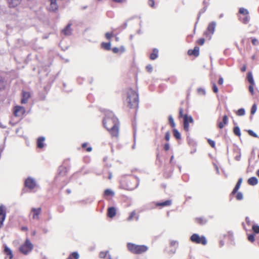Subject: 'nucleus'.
Returning a JSON list of instances; mask_svg holds the SVG:
<instances>
[{
  "label": "nucleus",
  "mask_w": 259,
  "mask_h": 259,
  "mask_svg": "<svg viewBox=\"0 0 259 259\" xmlns=\"http://www.w3.org/2000/svg\"><path fill=\"white\" fill-rule=\"evenodd\" d=\"M168 121H169V123L170 126H171V127H172V128L175 127V123L174 120L172 116L169 115L168 116Z\"/></svg>",
  "instance_id": "obj_35"
},
{
  "label": "nucleus",
  "mask_w": 259,
  "mask_h": 259,
  "mask_svg": "<svg viewBox=\"0 0 259 259\" xmlns=\"http://www.w3.org/2000/svg\"><path fill=\"white\" fill-rule=\"evenodd\" d=\"M146 69L148 71V72H151L152 71V67L151 66V65H149L148 66H146Z\"/></svg>",
  "instance_id": "obj_56"
},
{
  "label": "nucleus",
  "mask_w": 259,
  "mask_h": 259,
  "mask_svg": "<svg viewBox=\"0 0 259 259\" xmlns=\"http://www.w3.org/2000/svg\"><path fill=\"white\" fill-rule=\"evenodd\" d=\"M164 149L165 151H168L169 149V145L168 143H166L164 145Z\"/></svg>",
  "instance_id": "obj_57"
},
{
  "label": "nucleus",
  "mask_w": 259,
  "mask_h": 259,
  "mask_svg": "<svg viewBox=\"0 0 259 259\" xmlns=\"http://www.w3.org/2000/svg\"><path fill=\"white\" fill-rule=\"evenodd\" d=\"M165 140L168 141L169 140V139H170V135H169V132H167L165 134Z\"/></svg>",
  "instance_id": "obj_55"
},
{
  "label": "nucleus",
  "mask_w": 259,
  "mask_h": 259,
  "mask_svg": "<svg viewBox=\"0 0 259 259\" xmlns=\"http://www.w3.org/2000/svg\"><path fill=\"white\" fill-rule=\"evenodd\" d=\"M103 124L112 137H118L119 122L116 117L113 115L106 116L103 120Z\"/></svg>",
  "instance_id": "obj_1"
},
{
  "label": "nucleus",
  "mask_w": 259,
  "mask_h": 259,
  "mask_svg": "<svg viewBox=\"0 0 259 259\" xmlns=\"http://www.w3.org/2000/svg\"><path fill=\"white\" fill-rule=\"evenodd\" d=\"M102 48L105 50H110L111 49V44L109 42H102L101 44Z\"/></svg>",
  "instance_id": "obj_31"
},
{
  "label": "nucleus",
  "mask_w": 259,
  "mask_h": 259,
  "mask_svg": "<svg viewBox=\"0 0 259 259\" xmlns=\"http://www.w3.org/2000/svg\"><path fill=\"white\" fill-rule=\"evenodd\" d=\"M4 251L9 257V259H12L13 258V254L12 250L7 245H5Z\"/></svg>",
  "instance_id": "obj_23"
},
{
  "label": "nucleus",
  "mask_w": 259,
  "mask_h": 259,
  "mask_svg": "<svg viewBox=\"0 0 259 259\" xmlns=\"http://www.w3.org/2000/svg\"><path fill=\"white\" fill-rule=\"evenodd\" d=\"M61 168L62 169H61V170H62V171H63L64 172H65H65H67L66 168H65V167H62Z\"/></svg>",
  "instance_id": "obj_63"
},
{
  "label": "nucleus",
  "mask_w": 259,
  "mask_h": 259,
  "mask_svg": "<svg viewBox=\"0 0 259 259\" xmlns=\"http://www.w3.org/2000/svg\"><path fill=\"white\" fill-rule=\"evenodd\" d=\"M134 219H135L137 221L139 220V215L137 213L136 210H133L130 213L128 217L127 218V220L131 221Z\"/></svg>",
  "instance_id": "obj_21"
},
{
  "label": "nucleus",
  "mask_w": 259,
  "mask_h": 259,
  "mask_svg": "<svg viewBox=\"0 0 259 259\" xmlns=\"http://www.w3.org/2000/svg\"><path fill=\"white\" fill-rule=\"evenodd\" d=\"M50 6L49 10L51 12H56L58 10V6L57 3V0H49Z\"/></svg>",
  "instance_id": "obj_17"
},
{
  "label": "nucleus",
  "mask_w": 259,
  "mask_h": 259,
  "mask_svg": "<svg viewBox=\"0 0 259 259\" xmlns=\"http://www.w3.org/2000/svg\"><path fill=\"white\" fill-rule=\"evenodd\" d=\"M184 120V128L186 132L189 130V123H193V119L191 116H188L187 114L185 115Z\"/></svg>",
  "instance_id": "obj_10"
},
{
  "label": "nucleus",
  "mask_w": 259,
  "mask_h": 259,
  "mask_svg": "<svg viewBox=\"0 0 259 259\" xmlns=\"http://www.w3.org/2000/svg\"><path fill=\"white\" fill-rule=\"evenodd\" d=\"M31 213L32 214V219L33 220H38L39 219V215L41 213V208H32L31 209Z\"/></svg>",
  "instance_id": "obj_12"
},
{
  "label": "nucleus",
  "mask_w": 259,
  "mask_h": 259,
  "mask_svg": "<svg viewBox=\"0 0 259 259\" xmlns=\"http://www.w3.org/2000/svg\"><path fill=\"white\" fill-rule=\"evenodd\" d=\"M248 240L251 242H253L254 241V234H249L248 236Z\"/></svg>",
  "instance_id": "obj_47"
},
{
  "label": "nucleus",
  "mask_w": 259,
  "mask_h": 259,
  "mask_svg": "<svg viewBox=\"0 0 259 259\" xmlns=\"http://www.w3.org/2000/svg\"><path fill=\"white\" fill-rule=\"evenodd\" d=\"M247 182L249 185L254 186L257 184L258 180L256 177H252L248 180Z\"/></svg>",
  "instance_id": "obj_26"
},
{
  "label": "nucleus",
  "mask_w": 259,
  "mask_h": 259,
  "mask_svg": "<svg viewBox=\"0 0 259 259\" xmlns=\"http://www.w3.org/2000/svg\"><path fill=\"white\" fill-rule=\"evenodd\" d=\"M207 142L208 143H209V144L210 145V146L212 148H214L215 147V142L214 141L210 140V139H208L207 140Z\"/></svg>",
  "instance_id": "obj_50"
},
{
  "label": "nucleus",
  "mask_w": 259,
  "mask_h": 259,
  "mask_svg": "<svg viewBox=\"0 0 259 259\" xmlns=\"http://www.w3.org/2000/svg\"><path fill=\"white\" fill-rule=\"evenodd\" d=\"M79 255L77 252H73L66 259H78Z\"/></svg>",
  "instance_id": "obj_30"
},
{
  "label": "nucleus",
  "mask_w": 259,
  "mask_h": 259,
  "mask_svg": "<svg viewBox=\"0 0 259 259\" xmlns=\"http://www.w3.org/2000/svg\"><path fill=\"white\" fill-rule=\"evenodd\" d=\"M256 109H257L256 105V104H254L252 105V106L251 107V111H250L251 114H252V115L254 114L255 113Z\"/></svg>",
  "instance_id": "obj_44"
},
{
  "label": "nucleus",
  "mask_w": 259,
  "mask_h": 259,
  "mask_svg": "<svg viewBox=\"0 0 259 259\" xmlns=\"http://www.w3.org/2000/svg\"><path fill=\"white\" fill-rule=\"evenodd\" d=\"M21 230L22 231H27L28 230V228L26 227H22Z\"/></svg>",
  "instance_id": "obj_64"
},
{
  "label": "nucleus",
  "mask_w": 259,
  "mask_h": 259,
  "mask_svg": "<svg viewBox=\"0 0 259 259\" xmlns=\"http://www.w3.org/2000/svg\"><path fill=\"white\" fill-rule=\"evenodd\" d=\"M241 71L243 72H245L246 70V66L245 65H243L240 69Z\"/></svg>",
  "instance_id": "obj_58"
},
{
  "label": "nucleus",
  "mask_w": 259,
  "mask_h": 259,
  "mask_svg": "<svg viewBox=\"0 0 259 259\" xmlns=\"http://www.w3.org/2000/svg\"><path fill=\"white\" fill-rule=\"evenodd\" d=\"M45 138L43 137H39L37 140V147L42 149L44 147V141Z\"/></svg>",
  "instance_id": "obj_24"
},
{
  "label": "nucleus",
  "mask_w": 259,
  "mask_h": 259,
  "mask_svg": "<svg viewBox=\"0 0 259 259\" xmlns=\"http://www.w3.org/2000/svg\"><path fill=\"white\" fill-rule=\"evenodd\" d=\"M247 133L250 136H251L253 137L258 138L257 135L252 130H248Z\"/></svg>",
  "instance_id": "obj_43"
},
{
  "label": "nucleus",
  "mask_w": 259,
  "mask_h": 259,
  "mask_svg": "<svg viewBox=\"0 0 259 259\" xmlns=\"http://www.w3.org/2000/svg\"><path fill=\"white\" fill-rule=\"evenodd\" d=\"M5 88V82L1 76H0V90H4Z\"/></svg>",
  "instance_id": "obj_38"
},
{
  "label": "nucleus",
  "mask_w": 259,
  "mask_h": 259,
  "mask_svg": "<svg viewBox=\"0 0 259 259\" xmlns=\"http://www.w3.org/2000/svg\"><path fill=\"white\" fill-rule=\"evenodd\" d=\"M245 221H246V222L247 224V225H249L250 223V221L248 217H246Z\"/></svg>",
  "instance_id": "obj_59"
},
{
  "label": "nucleus",
  "mask_w": 259,
  "mask_h": 259,
  "mask_svg": "<svg viewBox=\"0 0 259 259\" xmlns=\"http://www.w3.org/2000/svg\"><path fill=\"white\" fill-rule=\"evenodd\" d=\"M228 117L227 115H225L223 117L222 120H218V126L219 128L222 129L225 125L228 124Z\"/></svg>",
  "instance_id": "obj_15"
},
{
  "label": "nucleus",
  "mask_w": 259,
  "mask_h": 259,
  "mask_svg": "<svg viewBox=\"0 0 259 259\" xmlns=\"http://www.w3.org/2000/svg\"><path fill=\"white\" fill-rule=\"evenodd\" d=\"M242 179L240 178L238 180V182H237V183L235 188H234L233 190L232 191V192L231 193V194L234 195L235 193H236V192H237V191L238 190V189L240 187V186H241V184L242 183Z\"/></svg>",
  "instance_id": "obj_25"
},
{
  "label": "nucleus",
  "mask_w": 259,
  "mask_h": 259,
  "mask_svg": "<svg viewBox=\"0 0 259 259\" xmlns=\"http://www.w3.org/2000/svg\"><path fill=\"white\" fill-rule=\"evenodd\" d=\"M245 111L243 108H240L236 112V115L238 116H243L245 114Z\"/></svg>",
  "instance_id": "obj_37"
},
{
  "label": "nucleus",
  "mask_w": 259,
  "mask_h": 259,
  "mask_svg": "<svg viewBox=\"0 0 259 259\" xmlns=\"http://www.w3.org/2000/svg\"><path fill=\"white\" fill-rule=\"evenodd\" d=\"M212 85L213 92L214 93L217 94L218 93V87H217L216 84L214 82H212Z\"/></svg>",
  "instance_id": "obj_46"
},
{
  "label": "nucleus",
  "mask_w": 259,
  "mask_h": 259,
  "mask_svg": "<svg viewBox=\"0 0 259 259\" xmlns=\"http://www.w3.org/2000/svg\"><path fill=\"white\" fill-rule=\"evenodd\" d=\"M139 103L138 93L130 88L127 90L124 98V105L130 109H137Z\"/></svg>",
  "instance_id": "obj_2"
},
{
  "label": "nucleus",
  "mask_w": 259,
  "mask_h": 259,
  "mask_svg": "<svg viewBox=\"0 0 259 259\" xmlns=\"http://www.w3.org/2000/svg\"><path fill=\"white\" fill-rule=\"evenodd\" d=\"M255 85V83H253L252 84H250L249 86V88H248V89H249V92L250 93V94L252 95H254V86Z\"/></svg>",
  "instance_id": "obj_40"
},
{
  "label": "nucleus",
  "mask_w": 259,
  "mask_h": 259,
  "mask_svg": "<svg viewBox=\"0 0 259 259\" xmlns=\"http://www.w3.org/2000/svg\"><path fill=\"white\" fill-rule=\"evenodd\" d=\"M190 240L193 243L196 244H200L203 245H205L207 244V241L205 237L204 236H200L198 234H193L190 237Z\"/></svg>",
  "instance_id": "obj_5"
},
{
  "label": "nucleus",
  "mask_w": 259,
  "mask_h": 259,
  "mask_svg": "<svg viewBox=\"0 0 259 259\" xmlns=\"http://www.w3.org/2000/svg\"><path fill=\"white\" fill-rule=\"evenodd\" d=\"M251 42L254 46H257L259 44L258 40L255 38H251Z\"/></svg>",
  "instance_id": "obj_48"
},
{
  "label": "nucleus",
  "mask_w": 259,
  "mask_h": 259,
  "mask_svg": "<svg viewBox=\"0 0 259 259\" xmlns=\"http://www.w3.org/2000/svg\"><path fill=\"white\" fill-rule=\"evenodd\" d=\"M10 8H15L19 5L22 0H7Z\"/></svg>",
  "instance_id": "obj_18"
},
{
  "label": "nucleus",
  "mask_w": 259,
  "mask_h": 259,
  "mask_svg": "<svg viewBox=\"0 0 259 259\" xmlns=\"http://www.w3.org/2000/svg\"><path fill=\"white\" fill-rule=\"evenodd\" d=\"M72 25L71 23H69L68 25L62 30V32L65 35H70L72 33V29L71 28Z\"/></svg>",
  "instance_id": "obj_19"
},
{
  "label": "nucleus",
  "mask_w": 259,
  "mask_h": 259,
  "mask_svg": "<svg viewBox=\"0 0 259 259\" xmlns=\"http://www.w3.org/2000/svg\"><path fill=\"white\" fill-rule=\"evenodd\" d=\"M33 245L29 239H26L24 243L22 244L20 248L19 251L24 255L28 254L33 249Z\"/></svg>",
  "instance_id": "obj_4"
},
{
  "label": "nucleus",
  "mask_w": 259,
  "mask_h": 259,
  "mask_svg": "<svg viewBox=\"0 0 259 259\" xmlns=\"http://www.w3.org/2000/svg\"><path fill=\"white\" fill-rule=\"evenodd\" d=\"M239 13L241 15L239 17L240 21L244 24H247L250 19L248 11L244 8H240Z\"/></svg>",
  "instance_id": "obj_6"
},
{
  "label": "nucleus",
  "mask_w": 259,
  "mask_h": 259,
  "mask_svg": "<svg viewBox=\"0 0 259 259\" xmlns=\"http://www.w3.org/2000/svg\"><path fill=\"white\" fill-rule=\"evenodd\" d=\"M154 0H149L148 1V5L151 7H154Z\"/></svg>",
  "instance_id": "obj_52"
},
{
  "label": "nucleus",
  "mask_w": 259,
  "mask_h": 259,
  "mask_svg": "<svg viewBox=\"0 0 259 259\" xmlns=\"http://www.w3.org/2000/svg\"><path fill=\"white\" fill-rule=\"evenodd\" d=\"M233 132L235 135L240 137L241 136V132L240 128L238 126H235L233 128Z\"/></svg>",
  "instance_id": "obj_34"
},
{
  "label": "nucleus",
  "mask_w": 259,
  "mask_h": 259,
  "mask_svg": "<svg viewBox=\"0 0 259 259\" xmlns=\"http://www.w3.org/2000/svg\"><path fill=\"white\" fill-rule=\"evenodd\" d=\"M183 112H184V110H183V108H180L179 109V118H184L185 114H184Z\"/></svg>",
  "instance_id": "obj_42"
},
{
  "label": "nucleus",
  "mask_w": 259,
  "mask_h": 259,
  "mask_svg": "<svg viewBox=\"0 0 259 259\" xmlns=\"http://www.w3.org/2000/svg\"><path fill=\"white\" fill-rule=\"evenodd\" d=\"M113 32H107L105 34V36H106V38L108 39H110L111 38V37L113 36Z\"/></svg>",
  "instance_id": "obj_49"
},
{
  "label": "nucleus",
  "mask_w": 259,
  "mask_h": 259,
  "mask_svg": "<svg viewBox=\"0 0 259 259\" xmlns=\"http://www.w3.org/2000/svg\"><path fill=\"white\" fill-rule=\"evenodd\" d=\"M88 144L87 143H84L82 144L81 147L82 148H87Z\"/></svg>",
  "instance_id": "obj_61"
},
{
  "label": "nucleus",
  "mask_w": 259,
  "mask_h": 259,
  "mask_svg": "<svg viewBox=\"0 0 259 259\" xmlns=\"http://www.w3.org/2000/svg\"><path fill=\"white\" fill-rule=\"evenodd\" d=\"M223 82H224V79H223V77H220L218 80V84L219 85H222L223 84Z\"/></svg>",
  "instance_id": "obj_54"
},
{
  "label": "nucleus",
  "mask_w": 259,
  "mask_h": 259,
  "mask_svg": "<svg viewBox=\"0 0 259 259\" xmlns=\"http://www.w3.org/2000/svg\"><path fill=\"white\" fill-rule=\"evenodd\" d=\"M216 26V23L215 22H211L210 23L207 28V30L204 32V35L208 37L209 35H211L213 33ZM210 37V36H209Z\"/></svg>",
  "instance_id": "obj_11"
},
{
  "label": "nucleus",
  "mask_w": 259,
  "mask_h": 259,
  "mask_svg": "<svg viewBox=\"0 0 259 259\" xmlns=\"http://www.w3.org/2000/svg\"><path fill=\"white\" fill-rule=\"evenodd\" d=\"M173 134H174V136L177 139H178V140L181 139V134L177 129H176V128L173 129Z\"/></svg>",
  "instance_id": "obj_33"
},
{
  "label": "nucleus",
  "mask_w": 259,
  "mask_h": 259,
  "mask_svg": "<svg viewBox=\"0 0 259 259\" xmlns=\"http://www.w3.org/2000/svg\"><path fill=\"white\" fill-rule=\"evenodd\" d=\"M104 194L106 196H113L114 192L110 189H106L104 191Z\"/></svg>",
  "instance_id": "obj_39"
},
{
  "label": "nucleus",
  "mask_w": 259,
  "mask_h": 259,
  "mask_svg": "<svg viewBox=\"0 0 259 259\" xmlns=\"http://www.w3.org/2000/svg\"><path fill=\"white\" fill-rule=\"evenodd\" d=\"M92 148L91 147H88L86 149V151L88 152L92 151Z\"/></svg>",
  "instance_id": "obj_62"
},
{
  "label": "nucleus",
  "mask_w": 259,
  "mask_h": 259,
  "mask_svg": "<svg viewBox=\"0 0 259 259\" xmlns=\"http://www.w3.org/2000/svg\"><path fill=\"white\" fill-rule=\"evenodd\" d=\"M112 51L115 54L118 53L119 52L122 53L125 51V48L123 46H121L119 48L114 47L112 49Z\"/></svg>",
  "instance_id": "obj_28"
},
{
  "label": "nucleus",
  "mask_w": 259,
  "mask_h": 259,
  "mask_svg": "<svg viewBox=\"0 0 259 259\" xmlns=\"http://www.w3.org/2000/svg\"><path fill=\"white\" fill-rule=\"evenodd\" d=\"M121 186L122 188L127 190H132L135 187V185H132V180L127 178L124 179L122 180Z\"/></svg>",
  "instance_id": "obj_7"
},
{
  "label": "nucleus",
  "mask_w": 259,
  "mask_h": 259,
  "mask_svg": "<svg viewBox=\"0 0 259 259\" xmlns=\"http://www.w3.org/2000/svg\"><path fill=\"white\" fill-rule=\"evenodd\" d=\"M204 42L205 39L203 38H200L196 41L197 44L200 46H202L204 44Z\"/></svg>",
  "instance_id": "obj_45"
},
{
  "label": "nucleus",
  "mask_w": 259,
  "mask_h": 259,
  "mask_svg": "<svg viewBox=\"0 0 259 259\" xmlns=\"http://www.w3.org/2000/svg\"><path fill=\"white\" fill-rule=\"evenodd\" d=\"M171 204V201L170 200H167L162 202H157L155 204L156 206L165 207L170 206Z\"/></svg>",
  "instance_id": "obj_22"
},
{
  "label": "nucleus",
  "mask_w": 259,
  "mask_h": 259,
  "mask_svg": "<svg viewBox=\"0 0 259 259\" xmlns=\"http://www.w3.org/2000/svg\"><path fill=\"white\" fill-rule=\"evenodd\" d=\"M198 92L199 93H202L203 94H205V91L203 89L200 88L198 89Z\"/></svg>",
  "instance_id": "obj_60"
},
{
  "label": "nucleus",
  "mask_w": 259,
  "mask_h": 259,
  "mask_svg": "<svg viewBox=\"0 0 259 259\" xmlns=\"http://www.w3.org/2000/svg\"><path fill=\"white\" fill-rule=\"evenodd\" d=\"M158 50L157 49H154L152 53L150 55V59L152 60L156 59L158 57Z\"/></svg>",
  "instance_id": "obj_27"
},
{
  "label": "nucleus",
  "mask_w": 259,
  "mask_h": 259,
  "mask_svg": "<svg viewBox=\"0 0 259 259\" xmlns=\"http://www.w3.org/2000/svg\"><path fill=\"white\" fill-rule=\"evenodd\" d=\"M252 230L254 233L258 234L259 233V226L256 225H253L252 226Z\"/></svg>",
  "instance_id": "obj_36"
},
{
  "label": "nucleus",
  "mask_w": 259,
  "mask_h": 259,
  "mask_svg": "<svg viewBox=\"0 0 259 259\" xmlns=\"http://www.w3.org/2000/svg\"><path fill=\"white\" fill-rule=\"evenodd\" d=\"M116 213V209L114 207H110L107 210V216L110 218H112L115 216Z\"/></svg>",
  "instance_id": "obj_20"
},
{
  "label": "nucleus",
  "mask_w": 259,
  "mask_h": 259,
  "mask_svg": "<svg viewBox=\"0 0 259 259\" xmlns=\"http://www.w3.org/2000/svg\"><path fill=\"white\" fill-rule=\"evenodd\" d=\"M26 112L24 107L20 106H16L13 108V114L15 117H20Z\"/></svg>",
  "instance_id": "obj_8"
},
{
  "label": "nucleus",
  "mask_w": 259,
  "mask_h": 259,
  "mask_svg": "<svg viewBox=\"0 0 259 259\" xmlns=\"http://www.w3.org/2000/svg\"><path fill=\"white\" fill-rule=\"evenodd\" d=\"M127 248L131 253L135 254H140L146 252L148 247L145 245H137L133 243H127Z\"/></svg>",
  "instance_id": "obj_3"
},
{
  "label": "nucleus",
  "mask_w": 259,
  "mask_h": 259,
  "mask_svg": "<svg viewBox=\"0 0 259 259\" xmlns=\"http://www.w3.org/2000/svg\"><path fill=\"white\" fill-rule=\"evenodd\" d=\"M200 49L198 47L195 46L193 49H190L188 51L187 54L190 56L197 57L199 55Z\"/></svg>",
  "instance_id": "obj_16"
},
{
  "label": "nucleus",
  "mask_w": 259,
  "mask_h": 259,
  "mask_svg": "<svg viewBox=\"0 0 259 259\" xmlns=\"http://www.w3.org/2000/svg\"><path fill=\"white\" fill-rule=\"evenodd\" d=\"M247 79L250 84H252L254 83L253 76L251 72H248L247 73Z\"/></svg>",
  "instance_id": "obj_32"
},
{
  "label": "nucleus",
  "mask_w": 259,
  "mask_h": 259,
  "mask_svg": "<svg viewBox=\"0 0 259 259\" xmlns=\"http://www.w3.org/2000/svg\"><path fill=\"white\" fill-rule=\"evenodd\" d=\"M6 217V211L5 207L3 205L0 206V228L3 226L4 222Z\"/></svg>",
  "instance_id": "obj_13"
},
{
  "label": "nucleus",
  "mask_w": 259,
  "mask_h": 259,
  "mask_svg": "<svg viewBox=\"0 0 259 259\" xmlns=\"http://www.w3.org/2000/svg\"><path fill=\"white\" fill-rule=\"evenodd\" d=\"M108 253V251H101L99 253V257L101 258H104L107 256Z\"/></svg>",
  "instance_id": "obj_41"
},
{
  "label": "nucleus",
  "mask_w": 259,
  "mask_h": 259,
  "mask_svg": "<svg viewBox=\"0 0 259 259\" xmlns=\"http://www.w3.org/2000/svg\"><path fill=\"white\" fill-rule=\"evenodd\" d=\"M170 246H174L178 244V242L175 240H172L170 242Z\"/></svg>",
  "instance_id": "obj_53"
},
{
  "label": "nucleus",
  "mask_w": 259,
  "mask_h": 259,
  "mask_svg": "<svg viewBox=\"0 0 259 259\" xmlns=\"http://www.w3.org/2000/svg\"><path fill=\"white\" fill-rule=\"evenodd\" d=\"M236 197L237 200H241L243 198V195L241 193L238 192L237 194Z\"/></svg>",
  "instance_id": "obj_51"
},
{
  "label": "nucleus",
  "mask_w": 259,
  "mask_h": 259,
  "mask_svg": "<svg viewBox=\"0 0 259 259\" xmlns=\"http://www.w3.org/2000/svg\"><path fill=\"white\" fill-rule=\"evenodd\" d=\"M25 186L30 190L35 188L36 186V183L34 179L31 178H27L24 183Z\"/></svg>",
  "instance_id": "obj_9"
},
{
  "label": "nucleus",
  "mask_w": 259,
  "mask_h": 259,
  "mask_svg": "<svg viewBox=\"0 0 259 259\" xmlns=\"http://www.w3.org/2000/svg\"><path fill=\"white\" fill-rule=\"evenodd\" d=\"M31 97L30 93L29 92H26L25 91H22V99L21 100V103L26 104L28 102L29 99Z\"/></svg>",
  "instance_id": "obj_14"
},
{
  "label": "nucleus",
  "mask_w": 259,
  "mask_h": 259,
  "mask_svg": "<svg viewBox=\"0 0 259 259\" xmlns=\"http://www.w3.org/2000/svg\"><path fill=\"white\" fill-rule=\"evenodd\" d=\"M195 222L199 225H203L207 222V220L203 218L200 217L195 219Z\"/></svg>",
  "instance_id": "obj_29"
}]
</instances>
